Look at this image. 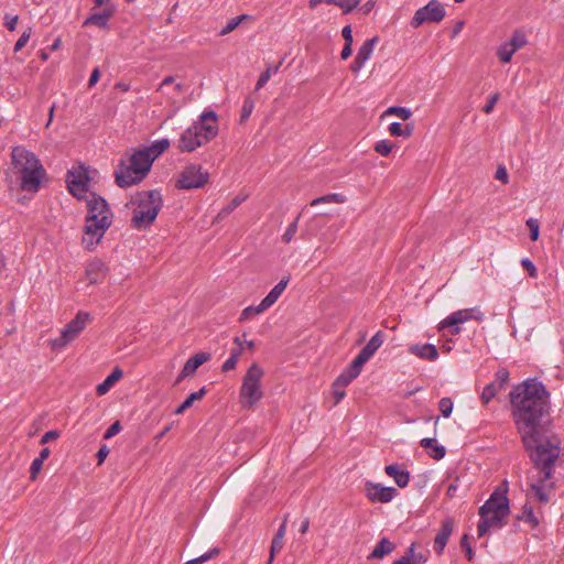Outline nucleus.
I'll use <instances>...</instances> for the list:
<instances>
[{
    "instance_id": "obj_31",
    "label": "nucleus",
    "mask_w": 564,
    "mask_h": 564,
    "mask_svg": "<svg viewBox=\"0 0 564 564\" xmlns=\"http://www.w3.org/2000/svg\"><path fill=\"white\" fill-rule=\"evenodd\" d=\"M247 198V196H236L235 198H232V200L227 205L225 206L224 208H221V210L217 214L216 218H215V221H219L226 217H228L242 202H245Z\"/></svg>"
},
{
    "instance_id": "obj_38",
    "label": "nucleus",
    "mask_w": 564,
    "mask_h": 564,
    "mask_svg": "<svg viewBox=\"0 0 564 564\" xmlns=\"http://www.w3.org/2000/svg\"><path fill=\"white\" fill-rule=\"evenodd\" d=\"M516 50L509 45V43L502 44L497 52V55L502 63H509Z\"/></svg>"
},
{
    "instance_id": "obj_51",
    "label": "nucleus",
    "mask_w": 564,
    "mask_h": 564,
    "mask_svg": "<svg viewBox=\"0 0 564 564\" xmlns=\"http://www.w3.org/2000/svg\"><path fill=\"white\" fill-rule=\"evenodd\" d=\"M445 453H446V449H445L444 446L434 444L432 446L431 451L429 452V455L432 458H434L436 460H440V459H442L445 456Z\"/></svg>"
},
{
    "instance_id": "obj_59",
    "label": "nucleus",
    "mask_w": 564,
    "mask_h": 564,
    "mask_svg": "<svg viewBox=\"0 0 564 564\" xmlns=\"http://www.w3.org/2000/svg\"><path fill=\"white\" fill-rule=\"evenodd\" d=\"M341 35L345 40V44L352 45L354 39H352V29L350 25H346L341 30Z\"/></svg>"
},
{
    "instance_id": "obj_26",
    "label": "nucleus",
    "mask_w": 564,
    "mask_h": 564,
    "mask_svg": "<svg viewBox=\"0 0 564 564\" xmlns=\"http://www.w3.org/2000/svg\"><path fill=\"white\" fill-rule=\"evenodd\" d=\"M384 471L388 476L394 479L399 487L404 488L408 486L410 481V474L405 470L399 469L398 465H388L386 466Z\"/></svg>"
},
{
    "instance_id": "obj_12",
    "label": "nucleus",
    "mask_w": 564,
    "mask_h": 564,
    "mask_svg": "<svg viewBox=\"0 0 564 564\" xmlns=\"http://www.w3.org/2000/svg\"><path fill=\"white\" fill-rule=\"evenodd\" d=\"M445 17L444 7L437 0H431L425 7L414 13L411 25L419 28L425 22H441Z\"/></svg>"
},
{
    "instance_id": "obj_14",
    "label": "nucleus",
    "mask_w": 564,
    "mask_h": 564,
    "mask_svg": "<svg viewBox=\"0 0 564 564\" xmlns=\"http://www.w3.org/2000/svg\"><path fill=\"white\" fill-rule=\"evenodd\" d=\"M367 497L370 501L387 503L390 502L397 495V489L393 487H383L380 484L368 482L366 485Z\"/></svg>"
},
{
    "instance_id": "obj_25",
    "label": "nucleus",
    "mask_w": 564,
    "mask_h": 564,
    "mask_svg": "<svg viewBox=\"0 0 564 564\" xmlns=\"http://www.w3.org/2000/svg\"><path fill=\"white\" fill-rule=\"evenodd\" d=\"M534 467L539 470V478H538V481L536 482H533L531 484V490L534 492L535 497L541 501V502H547L549 501V494L546 491V485L545 482L550 479H545V480H542V477L544 476V471L542 470L541 467H538L534 463H533Z\"/></svg>"
},
{
    "instance_id": "obj_47",
    "label": "nucleus",
    "mask_w": 564,
    "mask_h": 564,
    "mask_svg": "<svg viewBox=\"0 0 564 564\" xmlns=\"http://www.w3.org/2000/svg\"><path fill=\"white\" fill-rule=\"evenodd\" d=\"M376 152L387 156L392 151V143L387 140H381L375 145Z\"/></svg>"
},
{
    "instance_id": "obj_61",
    "label": "nucleus",
    "mask_w": 564,
    "mask_h": 564,
    "mask_svg": "<svg viewBox=\"0 0 564 564\" xmlns=\"http://www.w3.org/2000/svg\"><path fill=\"white\" fill-rule=\"evenodd\" d=\"M4 19H6V26L8 28V30L14 31L18 20H19V17L18 15L11 17L9 14H6Z\"/></svg>"
},
{
    "instance_id": "obj_53",
    "label": "nucleus",
    "mask_w": 564,
    "mask_h": 564,
    "mask_svg": "<svg viewBox=\"0 0 564 564\" xmlns=\"http://www.w3.org/2000/svg\"><path fill=\"white\" fill-rule=\"evenodd\" d=\"M253 110V101L251 99H246L241 109V121H245L249 118Z\"/></svg>"
},
{
    "instance_id": "obj_9",
    "label": "nucleus",
    "mask_w": 564,
    "mask_h": 564,
    "mask_svg": "<svg viewBox=\"0 0 564 564\" xmlns=\"http://www.w3.org/2000/svg\"><path fill=\"white\" fill-rule=\"evenodd\" d=\"M209 181V174L203 171L198 164H189L180 173L176 187L181 189H194L204 187Z\"/></svg>"
},
{
    "instance_id": "obj_3",
    "label": "nucleus",
    "mask_w": 564,
    "mask_h": 564,
    "mask_svg": "<svg viewBox=\"0 0 564 564\" xmlns=\"http://www.w3.org/2000/svg\"><path fill=\"white\" fill-rule=\"evenodd\" d=\"M218 133L217 113L214 110L204 111L198 121L194 122L181 134L177 148L182 152H193L208 143Z\"/></svg>"
},
{
    "instance_id": "obj_60",
    "label": "nucleus",
    "mask_w": 564,
    "mask_h": 564,
    "mask_svg": "<svg viewBox=\"0 0 564 564\" xmlns=\"http://www.w3.org/2000/svg\"><path fill=\"white\" fill-rule=\"evenodd\" d=\"M59 436V432L58 431H55V430H52V431H48L46 432L42 437H41V441L40 443L43 445V444H46L51 441H54L56 440L57 437Z\"/></svg>"
},
{
    "instance_id": "obj_57",
    "label": "nucleus",
    "mask_w": 564,
    "mask_h": 564,
    "mask_svg": "<svg viewBox=\"0 0 564 564\" xmlns=\"http://www.w3.org/2000/svg\"><path fill=\"white\" fill-rule=\"evenodd\" d=\"M344 388L345 387L337 386L336 381H334V383H333V394H334V398H335V404H338L341 401V399H344V397L346 395Z\"/></svg>"
},
{
    "instance_id": "obj_11",
    "label": "nucleus",
    "mask_w": 564,
    "mask_h": 564,
    "mask_svg": "<svg viewBox=\"0 0 564 564\" xmlns=\"http://www.w3.org/2000/svg\"><path fill=\"white\" fill-rule=\"evenodd\" d=\"M475 319L481 322L484 319V314L480 312L478 307L458 310L447 316L440 323L438 329L442 330L446 327H451V334L457 335L460 333L459 324H463L467 321Z\"/></svg>"
},
{
    "instance_id": "obj_32",
    "label": "nucleus",
    "mask_w": 564,
    "mask_h": 564,
    "mask_svg": "<svg viewBox=\"0 0 564 564\" xmlns=\"http://www.w3.org/2000/svg\"><path fill=\"white\" fill-rule=\"evenodd\" d=\"M389 132L393 137L409 138L413 132V127L409 124L403 127L400 122H392L389 127Z\"/></svg>"
},
{
    "instance_id": "obj_7",
    "label": "nucleus",
    "mask_w": 564,
    "mask_h": 564,
    "mask_svg": "<svg viewBox=\"0 0 564 564\" xmlns=\"http://www.w3.org/2000/svg\"><path fill=\"white\" fill-rule=\"evenodd\" d=\"M263 375V369L256 362L248 368L240 388V403L243 409H251L263 397L261 389Z\"/></svg>"
},
{
    "instance_id": "obj_23",
    "label": "nucleus",
    "mask_w": 564,
    "mask_h": 564,
    "mask_svg": "<svg viewBox=\"0 0 564 564\" xmlns=\"http://www.w3.org/2000/svg\"><path fill=\"white\" fill-rule=\"evenodd\" d=\"M359 2L360 0H310L308 7L314 9L319 3L334 4L339 7L343 10V13L347 14L351 12L359 4Z\"/></svg>"
},
{
    "instance_id": "obj_42",
    "label": "nucleus",
    "mask_w": 564,
    "mask_h": 564,
    "mask_svg": "<svg viewBox=\"0 0 564 564\" xmlns=\"http://www.w3.org/2000/svg\"><path fill=\"white\" fill-rule=\"evenodd\" d=\"M269 307H264L262 306V301L260 302L259 305L257 306H248L246 307L242 312H241V315H240V321H247L249 319L252 315L254 314H260L262 312H264L265 310H268Z\"/></svg>"
},
{
    "instance_id": "obj_1",
    "label": "nucleus",
    "mask_w": 564,
    "mask_h": 564,
    "mask_svg": "<svg viewBox=\"0 0 564 564\" xmlns=\"http://www.w3.org/2000/svg\"><path fill=\"white\" fill-rule=\"evenodd\" d=\"M509 397L523 446L545 480L552 477L561 453V440L551 430L550 393L542 382L531 379L513 387Z\"/></svg>"
},
{
    "instance_id": "obj_49",
    "label": "nucleus",
    "mask_w": 564,
    "mask_h": 564,
    "mask_svg": "<svg viewBox=\"0 0 564 564\" xmlns=\"http://www.w3.org/2000/svg\"><path fill=\"white\" fill-rule=\"evenodd\" d=\"M460 546L462 549L465 550V553H466V557L468 561H473L474 560V551L473 549L470 547V544H469V536L467 534H464L460 539Z\"/></svg>"
},
{
    "instance_id": "obj_10",
    "label": "nucleus",
    "mask_w": 564,
    "mask_h": 564,
    "mask_svg": "<svg viewBox=\"0 0 564 564\" xmlns=\"http://www.w3.org/2000/svg\"><path fill=\"white\" fill-rule=\"evenodd\" d=\"M95 6L91 13L84 21V26L96 25L100 29L108 28V21L113 17L116 7L111 0H93Z\"/></svg>"
},
{
    "instance_id": "obj_50",
    "label": "nucleus",
    "mask_w": 564,
    "mask_h": 564,
    "mask_svg": "<svg viewBox=\"0 0 564 564\" xmlns=\"http://www.w3.org/2000/svg\"><path fill=\"white\" fill-rule=\"evenodd\" d=\"M271 78V66L268 67L264 72H262L258 78L256 84V90H260Z\"/></svg>"
},
{
    "instance_id": "obj_34",
    "label": "nucleus",
    "mask_w": 564,
    "mask_h": 564,
    "mask_svg": "<svg viewBox=\"0 0 564 564\" xmlns=\"http://www.w3.org/2000/svg\"><path fill=\"white\" fill-rule=\"evenodd\" d=\"M500 391L496 382L487 384L480 395L481 402L487 405Z\"/></svg>"
},
{
    "instance_id": "obj_24",
    "label": "nucleus",
    "mask_w": 564,
    "mask_h": 564,
    "mask_svg": "<svg viewBox=\"0 0 564 564\" xmlns=\"http://www.w3.org/2000/svg\"><path fill=\"white\" fill-rule=\"evenodd\" d=\"M209 359H210L209 352L202 351V352L194 355L185 362V365L183 367L184 372H185L184 375H189V376L194 375L196 372V370L203 364L207 362Z\"/></svg>"
},
{
    "instance_id": "obj_55",
    "label": "nucleus",
    "mask_w": 564,
    "mask_h": 564,
    "mask_svg": "<svg viewBox=\"0 0 564 564\" xmlns=\"http://www.w3.org/2000/svg\"><path fill=\"white\" fill-rule=\"evenodd\" d=\"M521 264L528 271V273L531 278L536 276V274H538L536 268H535L534 263L529 258L522 259Z\"/></svg>"
},
{
    "instance_id": "obj_41",
    "label": "nucleus",
    "mask_w": 564,
    "mask_h": 564,
    "mask_svg": "<svg viewBox=\"0 0 564 564\" xmlns=\"http://www.w3.org/2000/svg\"><path fill=\"white\" fill-rule=\"evenodd\" d=\"M518 519L529 522L532 527H536L539 524V520L533 512V508L528 505H524L522 516H518Z\"/></svg>"
},
{
    "instance_id": "obj_48",
    "label": "nucleus",
    "mask_w": 564,
    "mask_h": 564,
    "mask_svg": "<svg viewBox=\"0 0 564 564\" xmlns=\"http://www.w3.org/2000/svg\"><path fill=\"white\" fill-rule=\"evenodd\" d=\"M43 463L44 462L39 458H35L32 462L31 467H30V479L31 480H35L37 478L39 474L41 473Z\"/></svg>"
},
{
    "instance_id": "obj_62",
    "label": "nucleus",
    "mask_w": 564,
    "mask_h": 564,
    "mask_svg": "<svg viewBox=\"0 0 564 564\" xmlns=\"http://www.w3.org/2000/svg\"><path fill=\"white\" fill-rule=\"evenodd\" d=\"M109 452L110 451L106 444L100 446V448L97 453L98 465H101L104 463V460L108 456Z\"/></svg>"
},
{
    "instance_id": "obj_36",
    "label": "nucleus",
    "mask_w": 564,
    "mask_h": 564,
    "mask_svg": "<svg viewBox=\"0 0 564 564\" xmlns=\"http://www.w3.org/2000/svg\"><path fill=\"white\" fill-rule=\"evenodd\" d=\"M170 147L167 139H162L153 143L147 151H149L153 158V161L162 154Z\"/></svg>"
},
{
    "instance_id": "obj_22",
    "label": "nucleus",
    "mask_w": 564,
    "mask_h": 564,
    "mask_svg": "<svg viewBox=\"0 0 564 564\" xmlns=\"http://www.w3.org/2000/svg\"><path fill=\"white\" fill-rule=\"evenodd\" d=\"M409 352L421 359L434 361L438 358L437 348L432 344L411 345Z\"/></svg>"
},
{
    "instance_id": "obj_4",
    "label": "nucleus",
    "mask_w": 564,
    "mask_h": 564,
    "mask_svg": "<svg viewBox=\"0 0 564 564\" xmlns=\"http://www.w3.org/2000/svg\"><path fill=\"white\" fill-rule=\"evenodd\" d=\"M13 172L19 175L24 191L36 192L45 171L36 155L23 147L12 149Z\"/></svg>"
},
{
    "instance_id": "obj_35",
    "label": "nucleus",
    "mask_w": 564,
    "mask_h": 564,
    "mask_svg": "<svg viewBox=\"0 0 564 564\" xmlns=\"http://www.w3.org/2000/svg\"><path fill=\"white\" fill-rule=\"evenodd\" d=\"M508 43L517 52L518 50H520V48H522L523 46L527 45L528 39H527V35L522 31L516 30L512 33L511 39H510V41Z\"/></svg>"
},
{
    "instance_id": "obj_56",
    "label": "nucleus",
    "mask_w": 564,
    "mask_h": 564,
    "mask_svg": "<svg viewBox=\"0 0 564 564\" xmlns=\"http://www.w3.org/2000/svg\"><path fill=\"white\" fill-rule=\"evenodd\" d=\"M499 98H500L499 93H496L492 96H490L488 102L484 106L482 111L485 113H490L494 110L495 105L497 104Z\"/></svg>"
},
{
    "instance_id": "obj_63",
    "label": "nucleus",
    "mask_w": 564,
    "mask_h": 564,
    "mask_svg": "<svg viewBox=\"0 0 564 564\" xmlns=\"http://www.w3.org/2000/svg\"><path fill=\"white\" fill-rule=\"evenodd\" d=\"M237 360L234 359L232 357H229L224 364H223V367H221V370L227 372V371H230V370H234L237 366Z\"/></svg>"
},
{
    "instance_id": "obj_44",
    "label": "nucleus",
    "mask_w": 564,
    "mask_h": 564,
    "mask_svg": "<svg viewBox=\"0 0 564 564\" xmlns=\"http://www.w3.org/2000/svg\"><path fill=\"white\" fill-rule=\"evenodd\" d=\"M527 226L530 230V239L532 241H536L539 239V236H540V223L538 219L535 218H529L527 220Z\"/></svg>"
},
{
    "instance_id": "obj_58",
    "label": "nucleus",
    "mask_w": 564,
    "mask_h": 564,
    "mask_svg": "<svg viewBox=\"0 0 564 564\" xmlns=\"http://www.w3.org/2000/svg\"><path fill=\"white\" fill-rule=\"evenodd\" d=\"M495 177L498 180V181H501L503 184H507L509 182V175H508V172L506 170V167L503 165H499L497 171H496V174H495Z\"/></svg>"
},
{
    "instance_id": "obj_54",
    "label": "nucleus",
    "mask_w": 564,
    "mask_h": 564,
    "mask_svg": "<svg viewBox=\"0 0 564 564\" xmlns=\"http://www.w3.org/2000/svg\"><path fill=\"white\" fill-rule=\"evenodd\" d=\"M120 431H121V424L119 421H116L108 427V430L104 434V438L109 440V438L113 437L115 435H117Z\"/></svg>"
},
{
    "instance_id": "obj_37",
    "label": "nucleus",
    "mask_w": 564,
    "mask_h": 564,
    "mask_svg": "<svg viewBox=\"0 0 564 564\" xmlns=\"http://www.w3.org/2000/svg\"><path fill=\"white\" fill-rule=\"evenodd\" d=\"M384 115H394L402 120H408L411 118L412 111L405 107L391 106L386 110Z\"/></svg>"
},
{
    "instance_id": "obj_18",
    "label": "nucleus",
    "mask_w": 564,
    "mask_h": 564,
    "mask_svg": "<svg viewBox=\"0 0 564 564\" xmlns=\"http://www.w3.org/2000/svg\"><path fill=\"white\" fill-rule=\"evenodd\" d=\"M508 516H500L499 513H486L480 516V521L477 527L478 536H484L490 529L501 528L505 525V519Z\"/></svg>"
},
{
    "instance_id": "obj_46",
    "label": "nucleus",
    "mask_w": 564,
    "mask_h": 564,
    "mask_svg": "<svg viewBox=\"0 0 564 564\" xmlns=\"http://www.w3.org/2000/svg\"><path fill=\"white\" fill-rule=\"evenodd\" d=\"M438 409L443 416L448 417L453 411V402L449 398H442L438 402Z\"/></svg>"
},
{
    "instance_id": "obj_21",
    "label": "nucleus",
    "mask_w": 564,
    "mask_h": 564,
    "mask_svg": "<svg viewBox=\"0 0 564 564\" xmlns=\"http://www.w3.org/2000/svg\"><path fill=\"white\" fill-rule=\"evenodd\" d=\"M358 358H355L350 365L337 377L336 384L341 387H347L354 379H356L364 367Z\"/></svg>"
},
{
    "instance_id": "obj_15",
    "label": "nucleus",
    "mask_w": 564,
    "mask_h": 564,
    "mask_svg": "<svg viewBox=\"0 0 564 564\" xmlns=\"http://www.w3.org/2000/svg\"><path fill=\"white\" fill-rule=\"evenodd\" d=\"M88 181L86 172H79L77 174L69 173L67 178V187L72 195L78 199L85 198L88 192Z\"/></svg>"
},
{
    "instance_id": "obj_40",
    "label": "nucleus",
    "mask_w": 564,
    "mask_h": 564,
    "mask_svg": "<svg viewBox=\"0 0 564 564\" xmlns=\"http://www.w3.org/2000/svg\"><path fill=\"white\" fill-rule=\"evenodd\" d=\"M249 15L247 14H241V15H238L234 19H231L227 25L219 32V35L220 36H225L227 34H229L230 32H232L243 20L248 19Z\"/></svg>"
},
{
    "instance_id": "obj_45",
    "label": "nucleus",
    "mask_w": 564,
    "mask_h": 564,
    "mask_svg": "<svg viewBox=\"0 0 564 564\" xmlns=\"http://www.w3.org/2000/svg\"><path fill=\"white\" fill-rule=\"evenodd\" d=\"M509 380V371L506 368H500L496 372V383L498 387H500V390H503L506 388V384Z\"/></svg>"
},
{
    "instance_id": "obj_30",
    "label": "nucleus",
    "mask_w": 564,
    "mask_h": 564,
    "mask_svg": "<svg viewBox=\"0 0 564 564\" xmlns=\"http://www.w3.org/2000/svg\"><path fill=\"white\" fill-rule=\"evenodd\" d=\"M394 547L395 545L392 542H390L387 538H382L370 553L368 558H382L384 555L390 554Z\"/></svg>"
},
{
    "instance_id": "obj_20",
    "label": "nucleus",
    "mask_w": 564,
    "mask_h": 564,
    "mask_svg": "<svg viewBox=\"0 0 564 564\" xmlns=\"http://www.w3.org/2000/svg\"><path fill=\"white\" fill-rule=\"evenodd\" d=\"M384 334L383 332L379 330L377 332L370 340L367 343V345L359 351V354L356 356L362 364H366L373 355L375 352L381 347L383 344Z\"/></svg>"
},
{
    "instance_id": "obj_6",
    "label": "nucleus",
    "mask_w": 564,
    "mask_h": 564,
    "mask_svg": "<svg viewBox=\"0 0 564 564\" xmlns=\"http://www.w3.org/2000/svg\"><path fill=\"white\" fill-rule=\"evenodd\" d=\"M162 207V197L159 191H148L138 195V206L133 212L132 224L135 228L151 225Z\"/></svg>"
},
{
    "instance_id": "obj_16",
    "label": "nucleus",
    "mask_w": 564,
    "mask_h": 564,
    "mask_svg": "<svg viewBox=\"0 0 564 564\" xmlns=\"http://www.w3.org/2000/svg\"><path fill=\"white\" fill-rule=\"evenodd\" d=\"M378 42V36H373L364 42V44L359 47L354 62L350 65V70L352 73H358L365 66V63L370 58L373 48Z\"/></svg>"
},
{
    "instance_id": "obj_13",
    "label": "nucleus",
    "mask_w": 564,
    "mask_h": 564,
    "mask_svg": "<svg viewBox=\"0 0 564 564\" xmlns=\"http://www.w3.org/2000/svg\"><path fill=\"white\" fill-rule=\"evenodd\" d=\"M499 513L500 516H508L510 512L509 499L507 497V489H496L489 499L479 508V516L486 513Z\"/></svg>"
},
{
    "instance_id": "obj_52",
    "label": "nucleus",
    "mask_w": 564,
    "mask_h": 564,
    "mask_svg": "<svg viewBox=\"0 0 564 564\" xmlns=\"http://www.w3.org/2000/svg\"><path fill=\"white\" fill-rule=\"evenodd\" d=\"M30 36H31V29H29V31L23 32L22 35L19 37V40L15 42L14 52L22 50L29 42Z\"/></svg>"
},
{
    "instance_id": "obj_43",
    "label": "nucleus",
    "mask_w": 564,
    "mask_h": 564,
    "mask_svg": "<svg viewBox=\"0 0 564 564\" xmlns=\"http://www.w3.org/2000/svg\"><path fill=\"white\" fill-rule=\"evenodd\" d=\"M300 216L301 215H299L294 219V221L289 225V227L286 228L284 235L282 236V240L285 243H290L292 241L293 237L295 236V234L297 231V225H299Z\"/></svg>"
},
{
    "instance_id": "obj_64",
    "label": "nucleus",
    "mask_w": 564,
    "mask_h": 564,
    "mask_svg": "<svg viewBox=\"0 0 564 564\" xmlns=\"http://www.w3.org/2000/svg\"><path fill=\"white\" fill-rule=\"evenodd\" d=\"M99 77H100V72H99V68L96 67L93 72H91V75L89 77V80H88V87H93L97 84V82L99 80Z\"/></svg>"
},
{
    "instance_id": "obj_19",
    "label": "nucleus",
    "mask_w": 564,
    "mask_h": 564,
    "mask_svg": "<svg viewBox=\"0 0 564 564\" xmlns=\"http://www.w3.org/2000/svg\"><path fill=\"white\" fill-rule=\"evenodd\" d=\"M108 272V268L100 259H93L86 267V276L89 284L102 282Z\"/></svg>"
},
{
    "instance_id": "obj_17",
    "label": "nucleus",
    "mask_w": 564,
    "mask_h": 564,
    "mask_svg": "<svg viewBox=\"0 0 564 564\" xmlns=\"http://www.w3.org/2000/svg\"><path fill=\"white\" fill-rule=\"evenodd\" d=\"M454 523V519L449 517L442 522V525L434 539V550L438 555L444 552L447 541L453 533Z\"/></svg>"
},
{
    "instance_id": "obj_8",
    "label": "nucleus",
    "mask_w": 564,
    "mask_h": 564,
    "mask_svg": "<svg viewBox=\"0 0 564 564\" xmlns=\"http://www.w3.org/2000/svg\"><path fill=\"white\" fill-rule=\"evenodd\" d=\"M91 321L93 317L89 313L79 311L75 318L66 324V326L62 329L61 336L50 341L52 349L59 350L66 347L70 341L78 337V335Z\"/></svg>"
},
{
    "instance_id": "obj_39",
    "label": "nucleus",
    "mask_w": 564,
    "mask_h": 564,
    "mask_svg": "<svg viewBox=\"0 0 564 564\" xmlns=\"http://www.w3.org/2000/svg\"><path fill=\"white\" fill-rule=\"evenodd\" d=\"M220 553V549L219 547H213L212 550H209L208 552H206L205 554L196 557V558H193V560H189L187 561L185 564H202V563H205L216 556H218Z\"/></svg>"
},
{
    "instance_id": "obj_5",
    "label": "nucleus",
    "mask_w": 564,
    "mask_h": 564,
    "mask_svg": "<svg viewBox=\"0 0 564 564\" xmlns=\"http://www.w3.org/2000/svg\"><path fill=\"white\" fill-rule=\"evenodd\" d=\"M153 158L147 150H139L128 159V164L122 160L115 172L116 184L119 187H128L141 182L151 169Z\"/></svg>"
},
{
    "instance_id": "obj_29",
    "label": "nucleus",
    "mask_w": 564,
    "mask_h": 564,
    "mask_svg": "<svg viewBox=\"0 0 564 564\" xmlns=\"http://www.w3.org/2000/svg\"><path fill=\"white\" fill-rule=\"evenodd\" d=\"M207 393V389L203 387L196 392L191 393L181 405L174 411L176 415L183 414L186 410H188L195 401L202 400Z\"/></svg>"
},
{
    "instance_id": "obj_2",
    "label": "nucleus",
    "mask_w": 564,
    "mask_h": 564,
    "mask_svg": "<svg viewBox=\"0 0 564 564\" xmlns=\"http://www.w3.org/2000/svg\"><path fill=\"white\" fill-rule=\"evenodd\" d=\"M86 226L83 236V245L87 250H94L100 242L107 229L112 223V213L108 203L95 193L87 199Z\"/></svg>"
},
{
    "instance_id": "obj_28",
    "label": "nucleus",
    "mask_w": 564,
    "mask_h": 564,
    "mask_svg": "<svg viewBox=\"0 0 564 564\" xmlns=\"http://www.w3.org/2000/svg\"><path fill=\"white\" fill-rule=\"evenodd\" d=\"M123 376V371L120 369V368H115L112 370V372L107 376V378L97 386L96 388V392L98 395H104L106 394L110 388L117 382L119 381Z\"/></svg>"
},
{
    "instance_id": "obj_33",
    "label": "nucleus",
    "mask_w": 564,
    "mask_h": 564,
    "mask_svg": "<svg viewBox=\"0 0 564 564\" xmlns=\"http://www.w3.org/2000/svg\"><path fill=\"white\" fill-rule=\"evenodd\" d=\"M285 528H286V519H284L283 523L280 525V528L278 529V531L272 540L271 549H270L271 553H275L282 549L283 538L285 534Z\"/></svg>"
},
{
    "instance_id": "obj_27",
    "label": "nucleus",
    "mask_w": 564,
    "mask_h": 564,
    "mask_svg": "<svg viewBox=\"0 0 564 564\" xmlns=\"http://www.w3.org/2000/svg\"><path fill=\"white\" fill-rule=\"evenodd\" d=\"M290 281V276L283 278L270 292L269 294L262 300V306L264 307H271L280 297V295L285 290L288 283Z\"/></svg>"
}]
</instances>
